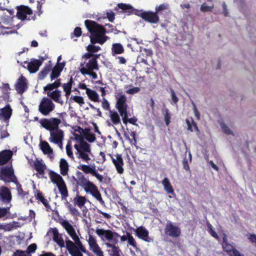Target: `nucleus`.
Returning a JSON list of instances; mask_svg holds the SVG:
<instances>
[{
  "label": "nucleus",
  "instance_id": "f257e3e1",
  "mask_svg": "<svg viewBox=\"0 0 256 256\" xmlns=\"http://www.w3.org/2000/svg\"><path fill=\"white\" fill-rule=\"evenodd\" d=\"M61 122L60 119L55 118H44L40 121L41 126L50 132L49 142L58 145L60 149H62L64 132L58 128Z\"/></svg>",
  "mask_w": 256,
  "mask_h": 256
},
{
  "label": "nucleus",
  "instance_id": "f03ea898",
  "mask_svg": "<svg viewBox=\"0 0 256 256\" xmlns=\"http://www.w3.org/2000/svg\"><path fill=\"white\" fill-rule=\"evenodd\" d=\"M96 233L101 240L105 242L104 244L106 248L112 249L113 256L120 254V250L117 246L118 242V238L120 236L118 233L110 230H104L98 228L96 230Z\"/></svg>",
  "mask_w": 256,
  "mask_h": 256
},
{
  "label": "nucleus",
  "instance_id": "7ed1b4c3",
  "mask_svg": "<svg viewBox=\"0 0 256 256\" xmlns=\"http://www.w3.org/2000/svg\"><path fill=\"white\" fill-rule=\"evenodd\" d=\"M84 24L91 33L90 38L92 44L98 43L102 44L108 38L105 35L106 30L102 26L90 20H86Z\"/></svg>",
  "mask_w": 256,
  "mask_h": 256
},
{
  "label": "nucleus",
  "instance_id": "20e7f679",
  "mask_svg": "<svg viewBox=\"0 0 256 256\" xmlns=\"http://www.w3.org/2000/svg\"><path fill=\"white\" fill-rule=\"evenodd\" d=\"M68 234L74 242L67 240H66V247L72 256H83L82 252H85L86 248L80 240L75 230L68 232Z\"/></svg>",
  "mask_w": 256,
  "mask_h": 256
},
{
  "label": "nucleus",
  "instance_id": "39448f33",
  "mask_svg": "<svg viewBox=\"0 0 256 256\" xmlns=\"http://www.w3.org/2000/svg\"><path fill=\"white\" fill-rule=\"evenodd\" d=\"M74 148L76 150L75 154L78 158H82L86 162L91 160L92 154L90 145L86 142H82L80 144H75Z\"/></svg>",
  "mask_w": 256,
  "mask_h": 256
},
{
  "label": "nucleus",
  "instance_id": "423d86ee",
  "mask_svg": "<svg viewBox=\"0 0 256 256\" xmlns=\"http://www.w3.org/2000/svg\"><path fill=\"white\" fill-rule=\"evenodd\" d=\"M80 72L83 75H88L92 78H97V74L94 70H98V66L95 58H92L88 60H85L83 64H81Z\"/></svg>",
  "mask_w": 256,
  "mask_h": 256
},
{
  "label": "nucleus",
  "instance_id": "0eeeda50",
  "mask_svg": "<svg viewBox=\"0 0 256 256\" xmlns=\"http://www.w3.org/2000/svg\"><path fill=\"white\" fill-rule=\"evenodd\" d=\"M50 178L54 184H56L62 195V198L68 196V190L64 181L62 178L58 174L54 172H50Z\"/></svg>",
  "mask_w": 256,
  "mask_h": 256
},
{
  "label": "nucleus",
  "instance_id": "6e6552de",
  "mask_svg": "<svg viewBox=\"0 0 256 256\" xmlns=\"http://www.w3.org/2000/svg\"><path fill=\"white\" fill-rule=\"evenodd\" d=\"M1 180L6 182H16V178L14 174L12 164L1 167Z\"/></svg>",
  "mask_w": 256,
  "mask_h": 256
},
{
  "label": "nucleus",
  "instance_id": "1a4fd4ad",
  "mask_svg": "<svg viewBox=\"0 0 256 256\" xmlns=\"http://www.w3.org/2000/svg\"><path fill=\"white\" fill-rule=\"evenodd\" d=\"M54 108L55 104L51 99L48 98H42L38 106L39 112L44 116L48 115Z\"/></svg>",
  "mask_w": 256,
  "mask_h": 256
},
{
  "label": "nucleus",
  "instance_id": "9d476101",
  "mask_svg": "<svg viewBox=\"0 0 256 256\" xmlns=\"http://www.w3.org/2000/svg\"><path fill=\"white\" fill-rule=\"evenodd\" d=\"M164 232L166 235L174 238L178 237L181 234L180 228L170 221H168L166 224Z\"/></svg>",
  "mask_w": 256,
  "mask_h": 256
},
{
  "label": "nucleus",
  "instance_id": "9b49d317",
  "mask_svg": "<svg viewBox=\"0 0 256 256\" xmlns=\"http://www.w3.org/2000/svg\"><path fill=\"white\" fill-rule=\"evenodd\" d=\"M83 188L86 193H90L101 204L104 203L97 187L92 182H90Z\"/></svg>",
  "mask_w": 256,
  "mask_h": 256
},
{
  "label": "nucleus",
  "instance_id": "f8f14e48",
  "mask_svg": "<svg viewBox=\"0 0 256 256\" xmlns=\"http://www.w3.org/2000/svg\"><path fill=\"white\" fill-rule=\"evenodd\" d=\"M18 12L16 16L22 20H30L32 10L28 6H20L17 7Z\"/></svg>",
  "mask_w": 256,
  "mask_h": 256
},
{
  "label": "nucleus",
  "instance_id": "ddd939ff",
  "mask_svg": "<svg viewBox=\"0 0 256 256\" xmlns=\"http://www.w3.org/2000/svg\"><path fill=\"white\" fill-rule=\"evenodd\" d=\"M80 170H81L85 174H90L94 176L100 182L103 180L104 177L102 176L99 174L94 166H90L86 164H80L78 166Z\"/></svg>",
  "mask_w": 256,
  "mask_h": 256
},
{
  "label": "nucleus",
  "instance_id": "4468645a",
  "mask_svg": "<svg viewBox=\"0 0 256 256\" xmlns=\"http://www.w3.org/2000/svg\"><path fill=\"white\" fill-rule=\"evenodd\" d=\"M28 88L26 79L21 76L16 80L15 84V89L18 94H22Z\"/></svg>",
  "mask_w": 256,
  "mask_h": 256
},
{
  "label": "nucleus",
  "instance_id": "2eb2a0df",
  "mask_svg": "<svg viewBox=\"0 0 256 256\" xmlns=\"http://www.w3.org/2000/svg\"><path fill=\"white\" fill-rule=\"evenodd\" d=\"M140 16L142 19L150 23L157 24L159 21V17L156 12H144Z\"/></svg>",
  "mask_w": 256,
  "mask_h": 256
},
{
  "label": "nucleus",
  "instance_id": "dca6fc26",
  "mask_svg": "<svg viewBox=\"0 0 256 256\" xmlns=\"http://www.w3.org/2000/svg\"><path fill=\"white\" fill-rule=\"evenodd\" d=\"M116 108L120 113L128 112V104H126V96L124 95H120L116 98Z\"/></svg>",
  "mask_w": 256,
  "mask_h": 256
},
{
  "label": "nucleus",
  "instance_id": "f3484780",
  "mask_svg": "<svg viewBox=\"0 0 256 256\" xmlns=\"http://www.w3.org/2000/svg\"><path fill=\"white\" fill-rule=\"evenodd\" d=\"M135 232L138 238L142 239L145 242H152V239L148 236V230L143 226L138 228Z\"/></svg>",
  "mask_w": 256,
  "mask_h": 256
},
{
  "label": "nucleus",
  "instance_id": "a211bd4d",
  "mask_svg": "<svg viewBox=\"0 0 256 256\" xmlns=\"http://www.w3.org/2000/svg\"><path fill=\"white\" fill-rule=\"evenodd\" d=\"M40 146L44 154L48 156L50 159L54 157L53 149L51 148L50 144L46 141H42L40 142Z\"/></svg>",
  "mask_w": 256,
  "mask_h": 256
},
{
  "label": "nucleus",
  "instance_id": "6ab92c4d",
  "mask_svg": "<svg viewBox=\"0 0 256 256\" xmlns=\"http://www.w3.org/2000/svg\"><path fill=\"white\" fill-rule=\"evenodd\" d=\"M108 116L110 121L106 122L108 126L116 125L120 123V116L117 112L114 110H109Z\"/></svg>",
  "mask_w": 256,
  "mask_h": 256
},
{
  "label": "nucleus",
  "instance_id": "aec40b11",
  "mask_svg": "<svg viewBox=\"0 0 256 256\" xmlns=\"http://www.w3.org/2000/svg\"><path fill=\"white\" fill-rule=\"evenodd\" d=\"M12 196L10 190L6 188L1 186V203L10 204Z\"/></svg>",
  "mask_w": 256,
  "mask_h": 256
},
{
  "label": "nucleus",
  "instance_id": "412c9836",
  "mask_svg": "<svg viewBox=\"0 0 256 256\" xmlns=\"http://www.w3.org/2000/svg\"><path fill=\"white\" fill-rule=\"evenodd\" d=\"M112 162L114 164L116 168L118 173L122 174L124 172L123 168L124 161L122 156L120 154H116L115 157L112 158Z\"/></svg>",
  "mask_w": 256,
  "mask_h": 256
},
{
  "label": "nucleus",
  "instance_id": "4be33fe9",
  "mask_svg": "<svg viewBox=\"0 0 256 256\" xmlns=\"http://www.w3.org/2000/svg\"><path fill=\"white\" fill-rule=\"evenodd\" d=\"M12 114V109L10 104H7L5 107L1 108V118L6 122V126L8 125V120Z\"/></svg>",
  "mask_w": 256,
  "mask_h": 256
},
{
  "label": "nucleus",
  "instance_id": "5701e85b",
  "mask_svg": "<svg viewBox=\"0 0 256 256\" xmlns=\"http://www.w3.org/2000/svg\"><path fill=\"white\" fill-rule=\"evenodd\" d=\"M222 247L224 250L230 256H244L240 252L234 248L230 244L228 243H222Z\"/></svg>",
  "mask_w": 256,
  "mask_h": 256
},
{
  "label": "nucleus",
  "instance_id": "b1692460",
  "mask_svg": "<svg viewBox=\"0 0 256 256\" xmlns=\"http://www.w3.org/2000/svg\"><path fill=\"white\" fill-rule=\"evenodd\" d=\"M14 16V12L6 9L2 13V22L6 25L11 24L12 19Z\"/></svg>",
  "mask_w": 256,
  "mask_h": 256
},
{
  "label": "nucleus",
  "instance_id": "393cba45",
  "mask_svg": "<svg viewBox=\"0 0 256 256\" xmlns=\"http://www.w3.org/2000/svg\"><path fill=\"white\" fill-rule=\"evenodd\" d=\"M42 64V61L40 60L36 59L32 60L28 63V69L30 73L36 72L38 70Z\"/></svg>",
  "mask_w": 256,
  "mask_h": 256
},
{
  "label": "nucleus",
  "instance_id": "a878e982",
  "mask_svg": "<svg viewBox=\"0 0 256 256\" xmlns=\"http://www.w3.org/2000/svg\"><path fill=\"white\" fill-rule=\"evenodd\" d=\"M48 96L52 99L55 102L63 104L64 101L61 98V92L58 90H55L52 92H48Z\"/></svg>",
  "mask_w": 256,
  "mask_h": 256
},
{
  "label": "nucleus",
  "instance_id": "bb28decb",
  "mask_svg": "<svg viewBox=\"0 0 256 256\" xmlns=\"http://www.w3.org/2000/svg\"><path fill=\"white\" fill-rule=\"evenodd\" d=\"M13 152L10 150H4L1 151V165L8 162L11 160Z\"/></svg>",
  "mask_w": 256,
  "mask_h": 256
},
{
  "label": "nucleus",
  "instance_id": "cd10ccee",
  "mask_svg": "<svg viewBox=\"0 0 256 256\" xmlns=\"http://www.w3.org/2000/svg\"><path fill=\"white\" fill-rule=\"evenodd\" d=\"M54 240L61 248L64 247V242L63 240L62 236L56 230L52 231Z\"/></svg>",
  "mask_w": 256,
  "mask_h": 256
},
{
  "label": "nucleus",
  "instance_id": "c85d7f7f",
  "mask_svg": "<svg viewBox=\"0 0 256 256\" xmlns=\"http://www.w3.org/2000/svg\"><path fill=\"white\" fill-rule=\"evenodd\" d=\"M82 136L84 139H85L90 143L94 142L96 140L95 135L91 132L90 129L85 128V132Z\"/></svg>",
  "mask_w": 256,
  "mask_h": 256
},
{
  "label": "nucleus",
  "instance_id": "c756f323",
  "mask_svg": "<svg viewBox=\"0 0 256 256\" xmlns=\"http://www.w3.org/2000/svg\"><path fill=\"white\" fill-rule=\"evenodd\" d=\"M60 174L63 176H66L68 170V164L66 160L64 158H61L60 162Z\"/></svg>",
  "mask_w": 256,
  "mask_h": 256
},
{
  "label": "nucleus",
  "instance_id": "7c9ffc66",
  "mask_svg": "<svg viewBox=\"0 0 256 256\" xmlns=\"http://www.w3.org/2000/svg\"><path fill=\"white\" fill-rule=\"evenodd\" d=\"M72 82V78H71L68 82L62 85L64 91L66 93L65 96L66 98V99L68 98L71 94Z\"/></svg>",
  "mask_w": 256,
  "mask_h": 256
},
{
  "label": "nucleus",
  "instance_id": "2f4dec72",
  "mask_svg": "<svg viewBox=\"0 0 256 256\" xmlns=\"http://www.w3.org/2000/svg\"><path fill=\"white\" fill-rule=\"evenodd\" d=\"M34 166L36 170L40 174H42L44 173V170L46 168V166L42 160H36L34 163Z\"/></svg>",
  "mask_w": 256,
  "mask_h": 256
},
{
  "label": "nucleus",
  "instance_id": "473e14b6",
  "mask_svg": "<svg viewBox=\"0 0 256 256\" xmlns=\"http://www.w3.org/2000/svg\"><path fill=\"white\" fill-rule=\"evenodd\" d=\"M90 182V181L85 178L81 172H79V176L77 180L78 184L84 188Z\"/></svg>",
  "mask_w": 256,
  "mask_h": 256
},
{
  "label": "nucleus",
  "instance_id": "72a5a7b5",
  "mask_svg": "<svg viewBox=\"0 0 256 256\" xmlns=\"http://www.w3.org/2000/svg\"><path fill=\"white\" fill-rule=\"evenodd\" d=\"M112 55L114 54H121L124 52V49L122 45L119 43L112 44Z\"/></svg>",
  "mask_w": 256,
  "mask_h": 256
},
{
  "label": "nucleus",
  "instance_id": "f704fd0d",
  "mask_svg": "<svg viewBox=\"0 0 256 256\" xmlns=\"http://www.w3.org/2000/svg\"><path fill=\"white\" fill-rule=\"evenodd\" d=\"M88 242L90 246V250L100 247L97 244L96 238L93 236L92 235L90 234L88 236Z\"/></svg>",
  "mask_w": 256,
  "mask_h": 256
},
{
  "label": "nucleus",
  "instance_id": "c9c22d12",
  "mask_svg": "<svg viewBox=\"0 0 256 256\" xmlns=\"http://www.w3.org/2000/svg\"><path fill=\"white\" fill-rule=\"evenodd\" d=\"M162 184L164 186V190L168 194L174 193V190L170 184L168 179L167 178H165L162 182Z\"/></svg>",
  "mask_w": 256,
  "mask_h": 256
},
{
  "label": "nucleus",
  "instance_id": "e433bc0d",
  "mask_svg": "<svg viewBox=\"0 0 256 256\" xmlns=\"http://www.w3.org/2000/svg\"><path fill=\"white\" fill-rule=\"evenodd\" d=\"M74 202L75 204L82 208L85 204L86 199L84 196H77L74 198Z\"/></svg>",
  "mask_w": 256,
  "mask_h": 256
},
{
  "label": "nucleus",
  "instance_id": "4c0bfd02",
  "mask_svg": "<svg viewBox=\"0 0 256 256\" xmlns=\"http://www.w3.org/2000/svg\"><path fill=\"white\" fill-rule=\"evenodd\" d=\"M86 94L90 100L94 102H98L99 96L96 92L90 88L86 89Z\"/></svg>",
  "mask_w": 256,
  "mask_h": 256
},
{
  "label": "nucleus",
  "instance_id": "58836bf2",
  "mask_svg": "<svg viewBox=\"0 0 256 256\" xmlns=\"http://www.w3.org/2000/svg\"><path fill=\"white\" fill-rule=\"evenodd\" d=\"M62 70V68L60 66H58V65L56 66L52 69V74L50 75V78H51L52 80L54 78H58Z\"/></svg>",
  "mask_w": 256,
  "mask_h": 256
},
{
  "label": "nucleus",
  "instance_id": "ea45409f",
  "mask_svg": "<svg viewBox=\"0 0 256 256\" xmlns=\"http://www.w3.org/2000/svg\"><path fill=\"white\" fill-rule=\"evenodd\" d=\"M118 8L122 10L125 12H131L134 10L133 6L129 4H118Z\"/></svg>",
  "mask_w": 256,
  "mask_h": 256
},
{
  "label": "nucleus",
  "instance_id": "a19ab883",
  "mask_svg": "<svg viewBox=\"0 0 256 256\" xmlns=\"http://www.w3.org/2000/svg\"><path fill=\"white\" fill-rule=\"evenodd\" d=\"M220 126L222 131L226 134L234 135V133L230 129V128H228V126L226 124L222 122L220 124Z\"/></svg>",
  "mask_w": 256,
  "mask_h": 256
},
{
  "label": "nucleus",
  "instance_id": "79ce46f5",
  "mask_svg": "<svg viewBox=\"0 0 256 256\" xmlns=\"http://www.w3.org/2000/svg\"><path fill=\"white\" fill-rule=\"evenodd\" d=\"M60 224L67 233L74 229L73 226L67 220L62 221Z\"/></svg>",
  "mask_w": 256,
  "mask_h": 256
},
{
  "label": "nucleus",
  "instance_id": "37998d69",
  "mask_svg": "<svg viewBox=\"0 0 256 256\" xmlns=\"http://www.w3.org/2000/svg\"><path fill=\"white\" fill-rule=\"evenodd\" d=\"M2 90H4V98L6 99L9 97V93L10 90V86L8 84H3L2 86Z\"/></svg>",
  "mask_w": 256,
  "mask_h": 256
},
{
  "label": "nucleus",
  "instance_id": "c03bdc74",
  "mask_svg": "<svg viewBox=\"0 0 256 256\" xmlns=\"http://www.w3.org/2000/svg\"><path fill=\"white\" fill-rule=\"evenodd\" d=\"M37 198L44 204L46 208H50V206L48 204V200L44 198L41 193H38L37 194Z\"/></svg>",
  "mask_w": 256,
  "mask_h": 256
},
{
  "label": "nucleus",
  "instance_id": "a18cd8bd",
  "mask_svg": "<svg viewBox=\"0 0 256 256\" xmlns=\"http://www.w3.org/2000/svg\"><path fill=\"white\" fill-rule=\"evenodd\" d=\"M192 124H191L188 120H186V122L188 126V130L190 132H194V130H198V128L196 124L194 122L193 120H192Z\"/></svg>",
  "mask_w": 256,
  "mask_h": 256
},
{
  "label": "nucleus",
  "instance_id": "49530a36",
  "mask_svg": "<svg viewBox=\"0 0 256 256\" xmlns=\"http://www.w3.org/2000/svg\"><path fill=\"white\" fill-rule=\"evenodd\" d=\"M60 85V82H55L52 84H48L44 88V90H52L54 88H56L58 87Z\"/></svg>",
  "mask_w": 256,
  "mask_h": 256
},
{
  "label": "nucleus",
  "instance_id": "de8ad7c7",
  "mask_svg": "<svg viewBox=\"0 0 256 256\" xmlns=\"http://www.w3.org/2000/svg\"><path fill=\"white\" fill-rule=\"evenodd\" d=\"M50 70V66H46L44 69L39 74V78L40 79H43L48 73Z\"/></svg>",
  "mask_w": 256,
  "mask_h": 256
},
{
  "label": "nucleus",
  "instance_id": "09e8293b",
  "mask_svg": "<svg viewBox=\"0 0 256 256\" xmlns=\"http://www.w3.org/2000/svg\"><path fill=\"white\" fill-rule=\"evenodd\" d=\"M168 5L166 4H163L156 7L155 10L156 14L160 11H163L168 8Z\"/></svg>",
  "mask_w": 256,
  "mask_h": 256
},
{
  "label": "nucleus",
  "instance_id": "8fccbe9b",
  "mask_svg": "<svg viewBox=\"0 0 256 256\" xmlns=\"http://www.w3.org/2000/svg\"><path fill=\"white\" fill-rule=\"evenodd\" d=\"M100 48L99 46H94L93 44H90L86 48L87 50L91 52H97Z\"/></svg>",
  "mask_w": 256,
  "mask_h": 256
},
{
  "label": "nucleus",
  "instance_id": "3c124183",
  "mask_svg": "<svg viewBox=\"0 0 256 256\" xmlns=\"http://www.w3.org/2000/svg\"><path fill=\"white\" fill-rule=\"evenodd\" d=\"M68 210H70V214L74 216H78L79 215V214H80L79 212L76 208H74L72 206V204H68Z\"/></svg>",
  "mask_w": 256,
  "mask_h": 256
},
{
  "label": "nucleus",
  "instance_id": "603ef678",
  "mask_svg": "<svg viewBox=\"0 0 256 256\" xmlns=\"http://www.w3.org/2000/svg\"><path fill=\"white\" fill-rule=\"evenodd\" d=\"M16 189L18 196L22 198H23L27 194L26 192L22 190L21 186L19 184H16Z\"/></svg>",
  "mask_w": 256,
  "mask_h": 256
},
{
  "label": "nucleus",
  "instance_id": "864d4df0",
  "mask_svg": "<svg viewBox=\"0 0 256 256\" xmlns=\"http://www.w3.org/2000/svg\"><path fill=\"white\" fill-rule=\"evenodd\" d=\"M214 8V5L210 6H208L205 3L202 4L200 7V10L202 12H211Z\"/></svg>",
  "mask_w": 256,
  "mask_h": 256
},
{
  "label": "nucleus",
  "instance_id": "5fc2aeb1",
  "mask_svg": "<svg viewBox=\"0 0 256 256\" xmlns=\"http://www.w3.org/2000/svg\"><path fill=\"white\" fill-rule=\"evenodd\" d=\"M74 102L80 104V105L83 104L84 102L83 98L80 96H73L71 97Z\"/></svg>",
  "mask_w": 256,
  "mask_h": 256
},
{
  "label": "nucleus",
  "instance_id": "6e6d98bb",
  "mask_svg": "<svg viewBox=\"0 0 256 256\" xmlns=\"http://www.w3.org/2000/svg\"><path fill=\"white\" fill-rule=\"evenodd\" d=\"M128 244L130 246H132L134 248H136V242L134 239V238L130 234H128Z\"/></svg>",
  "mask_w": 256,
  "mask_h": 256
},
{
  "label": "nucleus",
  "instance_id": "4d7b16f0",
  "mask_svg": "<svg viewBox=\"0 0 256 256\" xmlns=\"http://www.w3.org/2000/svg\"><path fill=\"white\" fill-rule=\"evenodd\" d=\"M74 140H76V144H80L82 142H86L84 139L83 136L78 134H74Z\"/></svg>",
  "mask_w": 256,
  "mask_h": 256
},
{
  "label": "nucleus",
  "instance_id": "13d9d810",
  "mask_svg": "<svg viewBox=\"0 0 256 256\" xmlns=\"http://www.w3.org/2000/svg\"><path fill=\"white\" fill-rule=\"evenodd\" d=\"M66 152L67 155L70 158H74L73 152L70 143H68L66 146Z\"/></svg>",
  "mask_w": 256,
  "mask_h": 256
},
{
  "label": "nucleus",
  "instance_id": "bf43d9fd",
  "mask_svg": "<svg viewBox=\"0 0 256 256\" xmlns=\"http://www.w3.org/2000/svg\"><path fill=\"white\" fill-rule=\"evenodd\" d=\"M164 120L166 124L168 126L170 123V116L168 112V109L166 108L164 112Z\"/></svg>",
  "mask_w": 256,
  "mask_h": 256
},
{
  "label": "nucleus",
  "instance_id": "052dcab7",
  "mask_svg": "<svg viewBox=\"0 0 256 256\" xmlns=\"http://www.w3.org/2000/svg\"><path fill=\"white\" fill-rule=\"evenodd\" d=\"M140 90V88L138 87H134L130 88L126 90V93L128 94H133L138 93Z\"/></svg>",
  "mask_w": 256,
  "mask_h": 256
},
{
  "label": "nucleus",
  "instance_id": "680f3d73",
  "mask_svg": "<svg viewBox=\"0 0 256 256\" xmlns=\"http://www.w3.org/2000/svg\"><path fill=\"white\" fill-rule=\"evenodd\" d=\"M208 231L210 232V234H211V235L218 239V235L217 234L214 230L212 229V226L210 224H208Z\"/></svg>",
  "mask_w": 256,
  "mask_h": 256
},
{
  "label": "nucleus",
  "instance_id": "e2e57ef3",
  "mask_svg": "<svg viewBox=\"0 0 256 256\" xmlns=\"http://www.w3.org/2000/svg\"><path fill=\"white\" fill-rule=\"evenodd\" d=\"M122 118V122L125 124H127L128 122V112L120 113Z\"/></svg>",
  "mask_w": 256,
  "mask_h": 256
},
{
  "label": "nucleus",
  "instance_id": "0e129e2a",
  "mask_svg": "<svg viewBox=\"0 0 256 256\" xmlns=\"http://www.w3.org/2000/svg\"><path fill=\"white\" fill-rule=\"evenodd\" d=\"M91 251H92L96 255V256H104L103 252L101 250L100 247L94 248Z\"/></svg>",
  "mask_w": 256,
  "mask_h": 256
},
{
  "label": "nucleus",
  "instance_id": "69168bd1",
  "mask_svg": "<svg viewBox=\"0 0 256 256\" xmlns=\"http://www.w3.org/2000/svg\"><path fill=\"white\" fill-rule=\"evenodd\" d=\"M102 105V108L105 110H109L110 109V104L106 100L105 98H103Z\"/></svg>",
  "mask_w": 256,
  "mask_h": 256
},
{
  "label": "nucleus",
  "instance_id": "338daca9",
  "mask_svg": "<svg viewBox=\"0 0 256 256\" xmlns=\"http://www.w3.org/2000/svg\"><path fill=\"white\" fill-rule=\"evenodd\" d=\"M36 249V245L35 244H30L27 249L28 253L34 252Z\"/></svg>",
  "mask_w": 256,
  "mask_h": 256
},
{
  "label": "nucleus",
  "instance_id": "774afa93",
  "mask_svg": "<svg viewBox=\"0 0 256 256\" xmlns=\"http://www.w3.org/2000/svg\"><path fill=\"white\" fill-rule=\"evenodd\" d=\"M250 242L256 246V234H250L248 237Z\"/></svg>",
  "mask_w": 256,
  "mask_h": 256
}]
</instances>
